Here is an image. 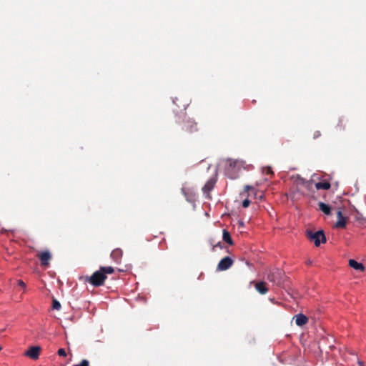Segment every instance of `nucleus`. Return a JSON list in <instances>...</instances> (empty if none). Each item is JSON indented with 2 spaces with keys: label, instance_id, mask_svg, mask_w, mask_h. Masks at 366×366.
<instances>
[{
  "label": "nucleus",
  "instance_id": "nucleus-1",
  "mask_svg": "<svg viewBox=\"0 0 366 366\" xmlns=\"http://www.w3.org/2000/svg\"><path fill=\"white\" fill-rule=\"evenodd\" d=\"M114 272L112 267H100L98 271L94 272L92 276L86 277V281L94 287H99L104 284L107 279V274H111Z\"/></svg>",
  "mask_w": 366,
  "mask_h": 366
},
{
  "label": "nucleus",
  "instance_id": "nucleus-2",
  "mask_svg": "<svg viewBox=\"0 0 366 366\" xmlns=\"http://www.w3.org/2000/svg\"><path fill=\"white\" fill-rule=\"evenodd\" d=\"M182 121L178 122L179 134L183 137H190L195 132H197L199 129L197 123L192 119L186 117L184 114L181 117Z\"/></svg>",
  "mask_w": 366,
  "mask_h": 366
},
{
  "label": "nucleus",
  "instance_id": "nucleus-3",
  "mask_svg": "<svg viewBox=\"0 0 366 366\" xmlns=\"http://www.w3.org/2000/svg\"><path fill=\"white\" fill-rule=\"evenodd\" d=\"M306 237L310 241L314 242L316 247H319L320 243H325L326 242V237L322 230H319L313 232L311 230L306 231Z\"/></svg>",
  "mask_w": 366,
  "mask_h": 366
},
{
  "label": "nucleus",
  "instance_id": "nucleus-4",
  "mask_svg": "<svg viewBox=\"0 0 366 366\" xmlns=\"http://www.w3.org/2000/svg\"><path fill=\"white\" fill-rule=\"evenodd\" d=\"M283 272L280 269H274L267 274V280L275 285H280L282 281Z\"/></svg>",
  "mask_w": 366,
  "mask_h": 366
},
{
  "label": "nucleus",
  "instance_id": "nucleus-5",
  "mask_svg": "<svg viewBox=\"0 0 366 366\" xmlns=\"http://www.w3.org/2000/svg\"><path fill=\"white\" fill-rule=\"evenodd\" d=\"M234 263V261L229 257L222 258L217 267V271H224L228 269Z\"/></svg>",
  "mask_w": 366,
  "mask_h": 366
},
{
  "label": "nucleus",
  "instance_id": "nucleus-6",
  "mask_svg": "<svg viewBox=\"0 0 366 366\" xmlns=\"http://www.w3.org/2000/svg\"><path fill=\"white\" fill-rule=\"evenodd\" d=\"M37 257L40 259L41 265L44 267H48L49 261L51 259V254L49 251L46 250L39 252L36 254Z\"/></svg>",
  "mask_w": 366,
  "mask_h": 366
},
{
  "label": "nucleus",
  "instance_id": "nucleus-7",
  "mask_svg": "<svg viewBox=\"0 0 366 366\" xmlns=\"http://www.w3.org/2000/svg\"><path fill=\"white\" fill-rule=\"evenodd\" d=\"M41 347L39 346H32L25 352V355L32 360H37L39 357Z\"/></svg>",
  "mask_w": 366,
  "mask_h": 366
},
{
  "label": "nucleus",
  "instance_id": "nucleus-8",
  "mask_svg": "<svg viewBox=\"0 0 366 366\" xmlns=\"http://www.w3.org/2000/svg\"><path fill=\"white\" fill-rule=\"evenodd\" d=\"M215 184V180L214 179H209L204 186L202 187L204 194H206L207 199H211L210 192L213 189Z\"/></svg>",
  "mask_w": 366,
  "mask_h": 366
},
{
  "label": "nucleus",
  "instance_id": "nucleus-9",
  "mask_svg": "<svg viewBox=\"0 0 366 366\" xmlns=\"http://www.w3.org/2000/svg\"><path fill=\"white\" fill-rule=\"evenodd\" d=\"M337 221L335 224V227L337 229H344L347 225V219L345 217L340 210L337 213Z\"/></svg>",
  "mask_w": 366,
  "mask_h": 366
},
{
  "label": "nucleus",
  "instance_id": "nucleus-10",
  "mask_svg": "<svg viewBox=\"0 0 366 366\" xmlns=\"http://www.w3.org/2000/svg\"><path fill=\"white\" fill-rule=\"evenodd\" d=\"M123 252L119 248L114 249L111 253V258L117 264L121 262L122 258Z\"/></svg>",
  "mask_w": 366,
  "mask_h": 366
},
{
  "label": "nucleus",
  "instance_id": "nucleus-11",
  "mask_svg": "<svg viewBox=\"0 0 366 366\" xmlns=\"http://www.w3.org/2000/svg\"><path fill=\"white\" fill-rule=\"evenodd\" d=\"M293 318L295 320L296 325L300 327L306 325L308 322V318L302 313L296 315Z\"/></svg>",
  "mask_w": 366,
  "mask_h": 366
},
{
  "label": "nucleus",
  "instance_id": "nucleus-12",
  "mask_svg": "<svg viewBox=\"0 0 366 366\" xmlns=\"http://www.w3.org/2000/svg\"><path fill=\"white\" fill-rule=\"evenodd\" d=\"M255 288L262 295H264L268 292L267 283L264 282H259L255 284Z\"/></svg>",
  "mask_w": 366,
  "mask_h": 366
},
{
  "label": "nucleus",
  "instance_id": "nucleus-13",
  "mask_svg": "<svg viewBox=\"0 0 366 366\" xmlns=\"http://www.w3.org/2000/svg\"><path fill=\"white\" fill-rule=\"evenodd\" d=\"M182 192L189 202H194L196 200V194L192 191H187L182 189Z\"/></svg>",
  "mask_w": 366,
  "mask_h": 366
},
{
  "label": "nucleus",
  "instance_id": "nucleus-14",
  "mask_svg": "<svg viewBox=\"0 0 366 366\" xmlns=\"http://www.w3.org/2000/svg\"><path fill=\"white\" fill-rule=\"evenodd\" d=\"M227 164L231 169L237 167L239 169L242 166V162L237 159H229L227 160Z\"/></svg>",
  "mask_w": 366,
  "mask_h": 366
},
{
  "label": "nucleus",
  "instance_id": "nucleus-15",
  "mask_svg": "<svg viewBox=\"0 0 366 366\" xmlns=\"http://www.w3.org/2000/svg\"><path fill=\"white\" fill-rule=\"evenodd\" d=\"M349 265L356 270H360L362 272L365 270V266L362 263L357 262L355 259H350Z\"/></svg>",
  "mask_w": 366,
  "mask_h": 366
},
{
  "label": "nucleus",
  "instance_id": "nucleus-16",
  "mask_svg": "<svg viewBox=\"0 0 366 366\" xmlns=\"http://www.w3.org/2000/svg\"><path fill=\"white\" fill-rule=\"evenodd\" d=\"M222 239L225 242L228 243L229 245L234 244V242L231 237L229 232L226 229H223L222 231Z\"/></svg>",
  "mask_w": 366,
  "mask_h": 366
},
{
  "label": "nucleus",
  "instance_id": "nucleus-17",
  "mask_svg": "<svg viewBox=\"0 0 366 366\" xmlns=\"http://www.w3.org/2000/svg\"><path fill=\"white\" fill-rule=\"evenodd\" d=\"M331 185L328 182H320L315 184L317 189H329Z\"/></svg>",
  "mask_w": 366,
  "mask_h": 366
},
{
  "label": "nucleus",
  "instance_id": "nucleus-18",
  "mask_svg": "<svg viewBox=\"0 0 366 366\" xmlns=\"http://www.w3.org/2000/svg\"><path fill=\"white\" fill-rule=\"evenodd\" d=\"M319 208L323 213L327 215H329L331 213L330 207L324 202H319Z\"/></svg>",
  "mask_w": 366,
  "mask_h": 366
},
{
  "label": "nucleus",
  "instance_id": "nucleus-19",
  "mask_svg": "<svg viewBox=\"0 0 366 366\" xmlns=\"http://www.w3.org/2000/svg\"><path fill=\"white\" fill-rule=\"evenodd\" d=\"M52 308L53 310H59L61 308L60 302L56 299H53L52 300Z\"/></svg>",
  "mask_w": 366,
  "mask_h": 366
},
{
  "label": "nucleus",
  "instance_id": "nucleus-20",
  "mask_svg": "<svg viewBox=\"0 0 366 366\" xmlns=\"http://www.w3.org/2000/svg\"><path fill=\"white\" fill-rule=\"evenodd\" d=\"M75 366H89V362L87 360H82L79 364Z\"/></svg>",
  "mask_w": 366,
  "mask_h": 366
},
{
  "label": "nucleus",
  "instance_id": "nucleus-21",
  "mask_svg": "<svg viewBox=\"0 0 366 366\" xmlns=\"http://www.w3.org/2000/svg\"><path fill=\"white\" fill-rule=\"evenodd\" d=\"M57 353L59 356H62V357L66 356V352L64 348L59 349Z\"/></svg>",
  "mask_w": 366,
  "mask_h": 366
},
{
  "label": "nucleus",
  "instance_id": "nucleus-22",
  "mask_svg": "<svg viewBox=\"0 0 366 366\" xmlns=\"http://www.w3.org/2000/svg\"><path fill=\"white\" fill-rule=\"evenodd\" d=\"M250 204V201L248 199H244L243 202H242V207L244 208H247L249 206Z\"/></svg>",
  "mask_w": 366,
  "mask_h": 366
},
{
  "label": "nucleus",
  "instance_id": "nucleus-23",
  "mask_svg": "<svg viewBox=\"0 0 366 366\" xmlns=\"http://www.w3.org/2000/svg\"><path fill=\"white\" fill-rule=\"evenodd\" d=\"M265 174H273V172L272 170V168L271 167H266L264 169Z\"/></svg>",
  "mask_w": 366,
  "mask_h": 366
},
{
  "label": "nucleus",
  "instance_id": "nucleus-24",
  "mask_svg": "<svg viewBox=\"0 0 366 366\" xmlns=\"http://www.w3.org/2000/svg\"><path fill=\"white\" fill-rule=\"evenodd\" d=\"M320 136H321V132L320 131H315L313 133V139H314L319 138Z\"/></svg>",
  "mask_w": 366,
  "mask_h": 366
},
{
  "label": "nucleus",
  "instance_id": "nucleus-25",
  "mask_svg": "<svg viewBox=\"0 0 366 366\" xmlns=\"http://www.w3.org/2000/svg\"><path fill=\"white\" fill-rule=\"evenodd\" d=\"M18 285L23 288L26 287V284L21 280H18Z\"/></svg>",
  "mask_w": 366,
  "mask_h": 366
},
{
  "label": "nucleus",
  "instance_id": "nucleus-26",
  "mask_svg": "<svg viewBox=\"0 0 366 366\" xmlns=\"http://www.w3.org/2000/svg\"><path fill=\"white\" fill-rule=\"evenodd\" d=\"M215 247H219L220 249H222V242H219L218 243L216 244V245H214L212 248V250L214 251V248Z\"/></svg>",
  "mask_w": 366,
  "mask_h": 366
},
{
  "label": "nucleus",
  "instance_id": "nucleus-27",
  "mask_svg": "<svg viewBox=\"0 0 366 366\" xmlns=\"http://www.w3.org/2000/svg\"><path fill=\"white\" fill-rule=\"evenodd\" d=\"M252 189H253V187L249 185H246L244 187V191H246V192H248L249 190Z\"/></svg>",
  "mask_w": 366,
  "mask_h": 366
},
{
  "label": "nucleus",
  "instance_id": "nucleus-28",
  "mask_svg": "<svg viewBox=\"0 0 366 366\" xmlns=\"http://www.w3.org/2000/svg\"><path fill=\"white\" fill-rule=\"evenodd\" d=\"M342 124H343V119H341L339 120L338 127H340V128H342L343 127Z\"/></svg>",
  "mask_w": 366,
  "mask_h": 366
},
{
  "label": "nucleus",
  "instance_id": "nucleus-29",
  "mask_svg": "<svg viewBox=\"0 0 366 366\" xmlns=\"http://www.w3.org/2000/svg\"><path fill=\"white\" fill-rule=\"evenodd\" d=\"M360 366H363L362 362H360Z\"/></svg>",
  "mask_w": 366,
  "mask_h": 366
},
{
  "label": "nucleus",
  "instance_id": "nucleus-30",
  "mask_svg": "<svg viewBox=\"0 0 366 366\" xmlns=\"http://www.w3.org/2000/svg\"><path fill=\"white\" fill-rule=\"evenodd\" d=\"M3 330H0V333H1V332H3Z\"/></svg>",
  "mask_w": 366,
  "mask_h": 366
},
{
  "label": "nucleus",
  "instance_id": "nucleus-31",
  "mask_svg": "<svg viewBox=\"0 0 366 366\" xmlns=\"http://www.w3.org/2000/svg\"><path fill=\"white\" fill-rule=\"evenodd\" d=\"M2 347L0 346V350H1Z\"/></svg>",
  "mask_w": 366,
  "mask_h": 366
}]
</instances>
